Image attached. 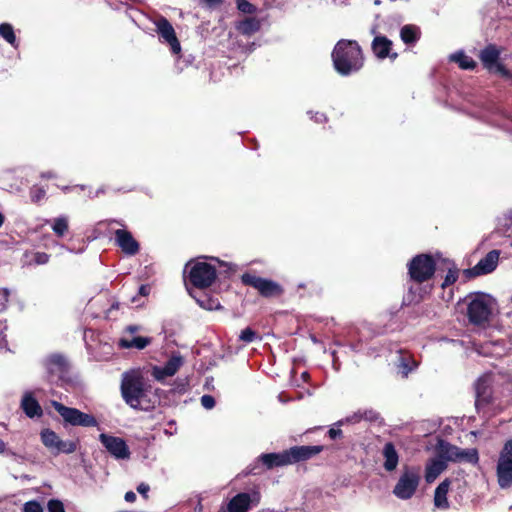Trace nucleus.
Returning a JSON list of instances; mask_svg holds the SVG:
<instances>
[{
    "label": "nucleus",
    "mask_w": 512,
    "mask_h": 512,
    "mask_svg": "<svg viewBox=\"0 0 512 512\" xmlns=\"http://www.w3.org/2000/svg\"><path fill=\"white\" fill-rule=\"evenodd\" d=\"M121 396L132 409L149 410L154 407L158 397L152 385L144 378L140 370H130L122 374Z\"/></svg>",
    "instance_id": "f257e3e1"
},
{
    "label": "nucleus",
    "mask_w": 512,
    "mask_h": 512,
    "mask_svg": "<svg viewBox=\"0 0 512 512\" xmlns=\"http://www.w3.org/2000/svg\"><path fill=\"white\" fill-rule=\"evenodd\" d=\"M331 57L335 70L342 76L356 73L364 65L362 49L355 40H339L332 51Z\"/></svg>",
    "instance_id": "f03ea898"
},
{
    "label": "nucleus",
    "mask_w": 512,
    "mask_h": 512,
    "mask_svg": "<svg viewBox=\"0 0 512 512\" xmlns=\"http://www.w3.org/2000/svg\"><path fill=\"white\" fill-rule=\"evenodd\" d=\"M467 316L469 321L475 325H482L488 322L496 305L495 299L485 293H476L468 296Z\"/></svg>",
    "instance_id": "7ed1b4c3"
},
{
    "label": "nucleus",
    "mask_w": 512,
    "mask_h": 512,
    "mask_svg": "<svg viewBox=\"0 0 512 512\" xmlns=\"http://www.w3.org/2000/svg\"><path fill=\"white\" fill-rule=\"evenodd\" d=\"M189 268L188 278L191 284L197 288H207L211 286L216 279V267L205 260L197 259L190 261L185 266V271Z\"/></svg>",
    "instance_id": "20e7f679"
},
{
    "label": "nucleus",
    "mask_w": 512,
    "mask_h": 512,
    "mask_svg": "<svg viewBox=\"0 0 512 512\" xmlns=\"http://www.w3.org/2000/svg\"><path fill=\"white\" fill-rule=\"evenodd\" d=\"M421 476L418 468H405L393 488L395 497L401 500H409L416 493Z\"/></svg>",
    "instance_id": "39448f33"
},
{
    "label": "nucleus",
    "mask_w": 512,
    "mask_h": 512,
    "mask_svg": "<svg viewBox=\"0 0 512 512\" xmlns=\"http://www.w3.org/2000/svg\"><path fill=\"white\" fill-rule=\"evenodd\" d=\"M496 475L501 489H507L512 486V439L504 444L499 454Z\"/></svg>",
    "instance_id": "423d86ee"
},
{
    "label": "nucleus",
    "mask_w": 512,
    "mask_h": 512,
    "mask_svg": "<svg viewBox=\"0 0 512 512\" xmlns=\"http://www.w3.org/2000/svg\"><path fill=\"white\" fill-rule=\"evenodd\" d=\"M52 406L69 425L81 427L98 426L97 419L91 414L84 413L76 408L67 407L57 401H53Z\"/></svg>",
    "instance_id": "0eeeda50"
},
{
    "label": "nucleus",
    "mask_w": 512,
    "mask_h": 512,
    "mask_svg": "<svg viewBox=\"0 0 512 512\" xmlns=\"http://www.w3.org/2000/svg\"><path fill=\"white\" fill-rule=\"evenodd\" d=\"M436 263L432 256L420 254L415 256L408 265L412 280L421 283L429 280L435 273Z\"/></svg>",
    "instance_id": "6e6552de"
},
{
    "label": "nucleus",
    "mask_w": 512,
    "mask_h": 512,
    "mask_svg": "<svg viewBox=\"0 0 512 512\" xmlns=\"http://www.w3.org/2000/svg\"><path fill=\"white\" fill-rule=\"evenodd\" d=\"M479 57L488 71L500 74L503 78L512 81V72L498 62L500 51L495 45H488L485 47L481 50Z\"/></svg>",
    "instance_id": "1a4fd4ad"
},
{
    "label": "nucleus",
    "mask_w": 512,
    "mask_h": 512,
    "mask_svg": "<svg viewBox=\"0 0 512 512\" xmlns=\"http://www.w3.org/2000/svg\"><path fill=\"white\" fill-rule=\"evenodd\" d=\"M43 445L54 454L74 453L77 449L75 442L70 440H61L60 437L51 429H43L40 433Z\"/></svg>",
    "instance_id": "9d476101"
},
{
    "label": "nucleus",
    "mask_w": 512,
    "mask_h": 512,
    "mask_svg": "<svg viewBox=\"0 0 512 512\" xmlns=\"http://www.w3.org/2000/svg\"><path fill=\"white\" fill-rule=\"evenodd\" d=\"M245 285L251 286L258 290L263 297H274L282 293L281 286L269 279L261 278L256 275L245 273L241 277Z\"/></svg>",
    "instance_id": "9b49d317"
},
{
    "label": "nucleus",
    "mask_w": 512,
    "mask_h": 512,
    "mask_svg": "<svg viewBox=\"0 0 512 512\" xmlns=\"http://www.w3.org/2000/svg\"><path fill=\"white\" fill-rule=\"evenodd\" d=\"M154 25L160 40L170 46L171 52L173 54H179L181 52V45L176 37L175 30L171 23L165 17L158 16L154 20Z\"/></svg>",
    "instance_id": "f8f14e48"
},
{
    "label": "nucleus",
    "mask_w": 512,
    "mask_h": 512,
    "mask_svg": "<svg viewBox=\"0 0 512 512\" xmlns=\"http://www.w3.org/2000/svg\"><path fill=\"white\" fill-rule=\"evenodd\" d=\"M99 440L115 459L124 460L130 457L129 447L122 438L102 433Z\"/></svg>",
    "instance_id": "ddd939ff"
},
{
    "label": "nucleus",
    "mask_w": 512,
    "mask_h": 512,
    "mask_svg": "<svg viewBox=\"0 0 512 512\" xmlns=\"http://www.w3.org/2000/svg\"><path fill=\"white\" fill-rule=\"evenodd\" d=\"M261 495L258 491L252 493H238L235 495L227 505L228 512H247L251 505L259 504Z\"/></svg>",
    "instance_id": "4468645a"
},
{
    "label": "nucleus",
    "mask_w": 512,
    "mask_h": 512,
    "mask_svg": "<svg viewBox=\"0 0 512 512\" xmlns=\"http://www.w3.org/2000/svg\"><path fill=\"white\" fill-rule=\"evenodd\" d=\"M115 244L128 256H134L139 252L140 245L134 239L131 232L126 229H117L114 232Z\"/></svg>",
    "instance_id": "2eb2a0df"
},
{
    "label": "nucleus",
    "mask_w": 512,
    "mask_h": 512,
    "mask_svg": "<svg viewBox=\"0 0 512 512\" xmlns=\"http://www.w3.org/2000/svg\"><path fill=\"white\" fill-rule=\"evenodd\" d=\"M182 365L183 358L178 354L172 355L164 366H154L152 368V376L157 381H163L167 377L174 376Z\"/></svg>",
    "instance_id": "dca6fc26"
},
{
    "label": "nucleus",
    "mask_w": 512,
    "mask_h": 512,
    "mask_svg": "<svg viewBox=\"0 0 512 512\" xmlns=\"http://www.w3.org/2000/svg\"><path fill=\"white\" fill-rule=\"evenodd\" d=\"M499 256L500 252L498 250L490 251L472 268V273L480 276L493 272L498 265Z\"/></svg>",
    "instance_id": "f3484780"
},
{
    "label": "nucleus",
    "mask_w": 512,
    "mask_h": 512,
    "mask_svg": "<svg viewBox=\"0 0 512 512\" xmlns=\"http://www.w3.org/2000/svg\"><path fill=\"white\" fill-rule=\"evenodd\" d=\"M322 446H294L287 450L290 459V464L307 460L322 451Z\"/></svg>",
    "instance_id": "a211bd4d"
},
{
    "label": "nucleus",
    "mask_w": 512,
    "mask_h": 512,
    "mask_svg": "<svg viewBox=\"0 0 512 512\" xmlns=\"http://www.w3.org/2000/svg\"><path fill=\"white\" fill-rule=\"evenodd\" d=\"M20 407L28 418H39L43 415L42 407L30 391L23 394Z\"/></svg>",
    "instance_id": "6ab92c4d"
},
{
    "label": "nucleus",
    "mask_w": 512,
    "mask_h": 512,
    "mask_svg": "<svg viewBox=\"0 0 512 512\" xmlns=\"http://www.w3.org/2000/svg\"><path fill=\"white\" fill-rule=\"evenodd\" d=\"M475 395V406L477 409L488 404L491 397L489 377L485 376L477 380L475 384Z\"/></svg>",
    "instance_id": "aec40b11"
},
{
    "label": "nucleus",
    "mask_w": 512,
    "mask_h": 512,
    "mask_svg": "<svg viewBox=\"0 0 512 512\" xmlns=\"http://www.w3.org/2000/svg\"><path fill=\"white\" fill-rule=\"evenodd\" d=\"M391 47L392 41L385 36H375L372 41L373 53L379 59H385L387 57L395 59L397 57V53L391 54Z\"/></svg>",
    "instance_id": "412c9836"
},
{
    "label": "nucleus",
    "mask_w": 512,
    "mask_h": 512,
    "mask_svg": "<svg viewBox=\"0 0 512 512\" xmlns=\"http://www.w3.org/2000/svg\"><path fill=\"white\" fill-rule=\"evenodd\" d=\"M258 460L267 468L285 466L290 464L287 450L280 453H264L258 457Z\"/></svg>",
    "instance_id": "4be33fe9"
},
{
    "label": "nucleus",
    "mask_w": 512,
    "mask_h": 512,
    "mask_svg": "<svg viewBox=\"0 0 512 512\" xmlns=\"http://www.w3.org/2000/svg\"><path fill=\"white\" fill-rule=\"evenodd\" d=\"M43 365L50 375H60L67 370V361L60 354H52L43 360Z\"/></svg>",
    "instance_id": "5701e85b"
},
{
    "label": "nucleus",
    "mask_w": 512,
    "mask_h": 512,
    "mask_svg": "<svg viewBox=\"0 0 512 512\" xmlns=\"http://www.w3.org/2000/svg\"><path fill=\"white\" fill-rule=\"evenodd\" d=\"M459 448L444 441L439 440L436 446V457L443 459L447 464L448 461L456 462L458 458Z\"/></svg>",
    "instance_id": "b1692460"
},
{
    "label": "nucleus",
    "mask_w": 512,
    "mask_h": 512,
    "mask_svg": "<svg viewBox=\"0 0 512 512\" xmlns=\"http://www.w3.org/2000/svg\"><path fill=\"white\" fill-rule=\"evenodd\" d=\"M447 464L443 459L434 457L430 459L425 467V481L432 483L446 469Z\"/></svg>",
    "instance_id": "393cba45"
},
{
    "label": "nucleus",
    "mask_w": 512,
    "mask_h": 512,
    "mask_svg": "<svg viewBox=\"0 0 512 512\" xmlns=\"http://www.w3.org/2000/svg\"><path fill=\"white\" fill-rule=\"evenodd\" d=\"M382 455L384 458V469L388 472L394 471L399 463V455L395 449L394 444L387 442L383 447Z\"/></svg>",
    "instance_id": "a878e982"
},
{
    "label": "nucleus",
    "mask_w": 512,
    "mask_h": 512,
    "mask_svg": "<svg viewBox=\"0 0 512 512\" xmlns=\"http://www.w3.org/2000/svg\"><path fill=\"white\" fill-rule=\"evenodd\" d=\"M152 338L142 336H123L119 340V346L124 349L142 350L151 344Z\"/></svg>",
    "instance_id": "bb28decb"
},
{
    "label": "nucleus",
    "mask_w": 512,
    "mask_h": 512,
    "mask_svg": "<svg viewBox=\"0 0 512 512\" xmlns=\"http://www.w3.org/2000/svg\"><path fill=\"white\" fill-rule=\"evenodd\" d=\"M450 488V481L444 480L442 481L434 491V505L439 509H448L449 502L447 499V494Z\"/></svg>",
    "instance_id": "cd10ccee"
},
{
    "label": "nucleus",
    "mask_w": 512,
    "mask_h": 512,
    "mask_svg": "<svg viewBox=\"0 0 512 512\" xmlns=\"http://www.w3.org/2000/svg\"><path fill=\"white\" fill-rule=\"evenodd\" d=\"M260 27L261 23L255 17H247L242 21H239L236 25V29L245 36H250L256 33Z\"/></svg>",
    "instance_id": "c85d7f7f"
},
{
    "label": "nucleus",
    "mask_w": 512,
    "mask_h": 512,
    "mask_svg": "<svg viewBox=\"0 0 512 512\" xmlns=\"http://www.w3.org/2000/svg\"><path fill=\"white\" fill-rule=\"evenodd\" d=\"M420 35V28L416 25L407 24L400 30L401 40L407 45L415 44L419 40Z\"/></svg>",
    "instance_id": "c756f323"
},
{
    "label": "nucleus",
    "mask_w": 512,
    "mask_h": 512,
    "mask_svg": "<svg viewBox=\"0 0 512 512\" xmlns=\"http://www.w3.org/2000/svg\"><path fill=\"white\" fill-rule=\"evenodd\" d=\"M47 223H50L53 232L58 237H63L69 229V218L66 215H60L52 220H47Z\"/></svg>",
    "instance_id": "7c9ffc66"
},
{
    "label": "nucleus",
    "mask_w": 512,
    "mask_h": 512,
    "mask_svg": "<svg viewBox=\"0 0 512 512\" xmlns=\"http://www.w3.org/2000/svg\"><path fill=\"white\" fill-rule=\"evenodd\" d=\"M417 368V363L411 359L408 355H401L399 358L398 364V373L401 374L403 378H407L408 375L413 372Z\"/></svg>",
    "instance_id": "2f4dec72"
},
{
    "label": "nucleus",
    "mask_w": 512,
    "mask_h": 512,
    "mask_svg": "<svg viewBox=\"0 0 512 512\" xmlns=\"http://www.w3.org/2000/svg\"><path fill=\"white\" fill-rule=\"evenodd\" d=\"M479 461L478 451L475 448L460 449L456 462H466L470 464H477Z\"/></svg>",
    "instance_id": "473e14b6"
},
{
    "label": "nucleus",
    "mask_w": 512,
    "mask_h": 512,
    "mask_svg": "<svg viewBox=\"0 0 512 512\" xmlns=\"http://www.w3.org/2000/svg\"><path fill=\"white\" fill-rule=\"evenodd\" d=\"M0 36L14 48L18 47L14 29L11 24H9V23L0 24Z\"/></svg>",
    "instance_id": "72a5a7b5"
},
{
    "label": "nucleus",
    "mask_w": 512,
    "mask_h": 512,
    "mask_svg": "<svg viewBox=\"0 0 512 512\" xmlns=\"http://www.w3.org/2000/svg\"><path fill=\"white\" fill-rule=\"evenodd\" d=\"M197 303L206 310H217L221 308L220 302L217 298L210 297L207 294H202L196 298Z\"/></svg>",
    "instance_id": "f704fd0d"
},
{
    "label": "nucleus",
    "mask_w": 512,
    "mask_h": 512,
    "mask_svg": "<svg viewBox=\"0 0 512 512\" xmlns=\"http://www.w3.org/2000/svg\"><path fill=\"white\" fill-rule=\"evenodd\" d=\"M451 60L458 63L462 69H473L476 65L475 61L463 52H457L453 54L451 56Z\"/></svg>",
    "instance_id": "c9c22d12"
},
{
    "label": "nucleus",
    "mask_w": 512,
    "mask_h": 512,
    "mask_svg": "<svg viewBox=\"0 0 512 512\" xmlns=\"http://www.w3.org/2000/svg\"><path fill=\"white\" fill-rule=\"evenodd\" d=\"M361 420L362 416L360 414V410H358L357 412H354L353 414L337 421L334 425L340 427L344 424H356L359 423Z\"/></svg>",
    "instance_id": "e433bc0d"
},
{
    "label": "nucleus",
    "mask_w": 512,
    "mask_h": 512,
    "mask_svg": "<svg viewBox=\"0 0 512 512\" xmlns=\"http://www.w3.org/2000/svg\"><path fill=\"white\" fill-rule=\"evenodd\" d=\"M46 195V190L38 185H34L30 189V197L33 202H39Z\"/></svg>",
    "instance_id": "4c0bfd02"
},
{
    "label": "nucleus",
    "mask_w": 512,
    "mask_h": 512,
    "mask_svg": "<svg viewBox=\"0 0 512 512\" xmlns=\"http://www.w3.org/2000/svg\"><path fill=\"white\" fill-rule=\"evenodd\" d=\"M239 338L243 342L251 343V342H253L254 340H256L258 338V335H257V333L254 330H252L251 328L247 327V328H245L244 330L241 331Z\"/></svg>",
    "instance_id": "58836bf2"
},
{
    "label": "nucleus",
    "mask_w": 512,
    "mask_h": 512,
    "mask_svg": "<svg viewBox=\"0 0 512 512\" xmlns=\"http://www.w3.org/2000/svg\"><path fill=\"white\" fill-rule=\"evenodd\" d=\"M237 8L239 11L246 14H253L256 11L255 6L247 0H237Z\"/></svg>",
    "instance_id": "ea45409f"
},
{
    "label": "nucleus",
    "mask_w": 512,
    "mask_h": 512,
    "mask_svg": "<svg viewBox=\"0 0 512 512\" xmlns=\"http://www.w3.org/2000/svg\"><path fill=\"white\" fill-rule=\"evenodd\" d=\"M10 297V290L7 288H0V312L6 310Z\"/></svg>",
    "instance_id": "a19ab883"
},
{
    "label": "nucleus",
    "mask_w": 512,
    "mask_h": 512,
    "mask_svg": "<svg viewBox=\"0 0 512 512\" xmlns=\"http://www.w3.org/2000/svg\"><path fill=\"white\" fill-rule=\"evenodd\" d=\"M23 512H43V508L39 502L31 500L24 504Z\"/></svg>",
    "instance_id": "79ce46f5"
},
{
    "label": "nucleus",
    "mask_w": 512,
    "mask_h": 512,
    "mask_svg": "<svg viewBox=\"0 0 512 512\" xmlns=\"http://www.w3.org/2000/svg\"><path fill=\"white\" fill-rule=\"evenodd\" d=\"M47 509L48 512H65L63 503L57 499L49 500Z\"/></svg>",
    "instance_id": "37998d69"
},
{
    "label": "nucleus",
    "mask_w": 512,
    "mask_h": 512,
    "mask_svg": "<svg viewBox=\"0 0 512 512\" xmlns=\"http://www.w3.org/2000/svg\"><path fill=\"white\" fill-rule=\"evenodd\" d=\"M362 420L375 421L378 419L379 414L373 409L360 410Z\"/></svg>",
    "instance_id": "c03bdc74"
},
{
    "label": "nucleus",
    "mask_w": 512,
    "mask_h": 512,
    "mask_svg": "<svg viewBox=\"0 0 512 512\" xmlns=\"http://www.w3.org/2000/svg\"><path fill=\"white\" fill-rule=\"evenodd\" d=\"M201 405L207 410L214 408V406H215L214 397L211 395H208V394L203 395L201 397Z\"/></svg>",
    "instance_id": "a18cd8bd"
},
{
    "label": "nucleus",
    "mask_w": 512,
    "mask_h": 512,
    "mask_svg": "<svg viewBox=\"0 0 512 512\" xmlns=\"http://www.w3.org/2000/svg\"><path fill=\"white\" fill-rule=\"evenodd\" d=\"M50 256L44 252H36L34 254V262L37 265H43L48 263Z\"/></svg>",
    "instance_id": "49530a36"
},
{
    "label": "nucleus",
    "mask_w": 512,
    "mask_h": 512,
    "mask_svg": "<svg viewBox=\"0 0 512 512\" xmlns=\"http://www.w3.org/2000/svg\"><path fill=\"white\" fill-rule=\"evenodd\" d=\"M458 274L457 271L449 270L447 273L444 282L442 283V287H446L448 285H451L457 280Z\"/></svg>",
    "instance_id": "de8ad7c7"
},
{
    "label": "nucleus",
    "mask_w": 512,
    "mask_h": 512,
    "mask_svg": "<svg viewBox=\"0 0 512 512\" xmlns=\"http://www.w3.org/2000/svg\"><path fill=\"white\" fill-rule=\"evenodd\" d=\"M308 114H311V119H313L317 123H323L327 119L325 114L320 113V112H315V113L308 112Z\"/></svg>",
    "instance_id": "09e8293b"
},
{
    "label": "nucleus",
    "mask_w": 512,
    "mask_h": 512,
    "mask_svg": "<svg viewBox=\"0 0 512 512\" xmlns=\"http://www.w3.org/2000/svg\"><path fill=\"white\" fill-rule=\"evenodd\" d=\"M328 434H329V437L331 439H336V438H338V437H340L342 435V430L341 429L331 428L328 431Z\"/></svg>",
    "instance_id": "8fccbe9b"
},
{
    "label": "nucleus",
    "mask_w": 512,
    "mask_h": 512,
    "mask_svg": "<svg viewBox=\"0 0 512 512\" xmlns=\"http://www.w3.org/2000/svg\"><path fill=\"white\" fill-rule=\"evenodd\" d=\"M150 293V287L148 285H141L138 290L140 296L146 297Z\"/></svg>",
    "instance_id": "3c124183"
},
{
    "label": "nucleus",
    "mask_w": 512,
    "mask_h": 512,
    "mask_svg": "<svg viewBox=\"0 0 512 512\" xmlns=\"http://www.w3.org/2000/svg\"><path fill=\"white\" fill-rule=\"evenodd\" d=\"M140 326L138 325H129L127 328H126V333L127 334H130V336H134V334L138 331H140Z\"/></svg>",
    "instance_id": "603ef678"
},
{
    "label": "nucleus",
    "mask_w": 512,
    "mask_h": 512,
    "mask_svg": "<svg viewBox=\"0 0 512 512\" xmlns=\"http://www.w3.org/2000/svg\"><path fill=\"white\" fill-rule=\"evenodd\" d=\"M137 491L142 494L143 496H146V494L148 493L149 491V486L147 484H144V483H141L138 487H137Z\"/></svg>",
    "instance_id": "864d4df0"
},
{
    "label": "nucleus",
    "mask_w": 512,
    "mask_h": 512,
    "mask_svg": "<svg viewBox=\"0 0 512 512\" xmlns=\"http://www.w3.org/2000/svg\"><path fill=\"white\" fill-rule=\"evenodd\" d=\"M105 192L104 187L99 188L97 191L93 192L91 189H89L88 196L90 198L98 197L100 194H103Z\"/></svg>",
    "instance_id": "5fc2aeb1"
},
{
    "label": "nucleus",
    "mask_w": 512,
    "mask_h": 512,
    "mask_svg": "<svg viewBox=\"0 0 512 512\" xmlns=\"http://www.w3.org/2000/svg\"><path fill=\"white\" fill-rule=\"evenodd\" d=\"M61 190L64 192V193H68L70 192L72 189H74V187H71V186H62L60 187ZM75 188H79L81 190H85L87 187L85 185H77L75 186Z\"/></svg>",
    "instance_id": "6e6d98bb"
},
{
    "label": "nucleus",
    "mask_w": 512,
    "mask_h": 512,
    "mask_svg": "<svg viewBox=\"0 0 512 512\" xmlns=\"http://www.w3.org/2000/svg\"><path fill=\"white\" fill-rule=\"evenodd\" d=\"M124 498L127 502H133L136 499V494L133 491H128Z\"/></svg>",
    "instance_id": "4d7b16f0"
},
{
    "label": "nucleus",
    "mask_w": 512,
    "mask_h": 512,
    "mask_svg": "<svg viewBox=\"0 0 512 512\" xmlns=\"http://www.w3.org/2000/svg\"><path fill=\"white\" fill-rule=\"evenodd\" d=\"M40 176L43 179H51V178H56L57 177V175L54 172H52V171L42 172L40 174Z\"/></svg>",
    "instance_id": "13d9d810"
},
{
    "label": "nucleus",
    "mask_w": 512,
    "mask_h": 512,
    "mask_svg": "<svg viewBox=\"0 0 512 512\" xmlns=\"http://www.w3.org/2000/svg\"><path fill=\"white\" fill-rule=\"evenodd\" d=\"M203 1L209 5H215V4H218L219 2H221V0H203Z\"/></svg>",
    "instance_id": "bf43d9fd"
},
{
    "label": "nucleus",
    "mask_w": 512,
    "mask_h": 512,
    "mask_svg": "<svg viewBox=\"0 0 512 512\" xmlns=\"http://www.w3.org/2000/svg\"><path fill=\"white\" fill-rule=\"evenodd\" d=\"M6 449V444L0 439V453H3Z\"/></svg>",
    "instance_id": "052dcab7"
},
{
    "label": "nucleus",
    "mask_w": 512,
    "mask_h": 512,
    "mask_svg": "<svg viewBox=\"0 0 512 512\" xmlns=\"http://www.w3.org/2000/svg\"><path fill=\"white\" fill-rule=\"evenodd\" d=\"M5 337V334L0 331V346H2V344L6 342Z\"/></svg>",
    "instance_id": "680f3d73"
},
{
    "label": "nucleus",
    "mask_w": 512,
    "mask_h": 512,
    "mask_svg": "<svg viewBox=\"0 0 512 512\" xmlns=\"http://www.w3.org/2000/svg\"><path fill=\"white\" fill-rule=\"evenodd\" d=\"M3 222H4V217H3V215L0 213V227L3 225Z\"/></svg>",
    "instance_id": "e2e57ef3"
},
{
    "label": "nucleus",
    "mask_w": 512,
    "mask_h": 512,
    "mask_svg": "<svg viewBox=\"0 0 512 512\" xmlns=\"http://www.w3.org/2000/svg\"><path fill=\"white\" fill-rule=\"evenodd\" d=\"M248 473H250V474H257L258 472L255 471V468H252V469L249 470Z\"/></svg>",
    "instance_id": "0e129e2a"
},
{
    "label": "nucleus",
    "mask_w": 512,
    "mask_h": 512,
    "mask_svg": "<svg viewBox=\"0 0 512 512\" xmlns=\"http://www.w3.org/2000/svg\"><path fill=\"white\" fill-rule=\"evenodd\" d=\"M132 303H136L137 302V297L134 296L132 299H131Z\"/></svg>",
    "instance_id": "69168bd1"
},
{
    "label": "nucleus",
    "mask_w": 512,
    "mask_h": 512,
    "mask_svg": "<svg viewBox=\"0 0 512 512\" xmlns=\"http://www.w3.org/2000/svg\"><path fill=\"white\" fill-rule=\"evenodd\" d=\"M112 223H118V224H120V225H122V226H123V224H122V223H120V222H118L117 220H113V221H112Z\"/></svg>",
    "instance_id": "338daca9"
},
{
    "label": "nucleus",
    "mask_w": 512,
    "mask_h": 512,
    "mask_svg": "<svg viewBox=\"0 0 512 512\" xmlns=\"http://www.w3.org/2000/svg\"><path fill=\"white\" fill-rule=\"evenodd\" d=\"M371 33H372V34H375V33H376V29H375V28H373V29L371 30Z\"/></svg>",
    "instance_id": "774afa93"
}]
</instances>
